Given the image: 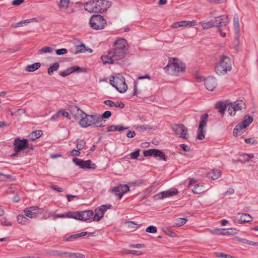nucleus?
<instances>
[{"label":"nucleus","mask_w":258,"mask_h":258,"mask_svg":"<svg viewBox=\"0 0 258 258\" xmlns=\"http://www.w3.org/2000/svg\"><path fill=\"white\" fill-rule=\"evenodd\" d=\"M157 231V228L156 226H150L148 227L146 229V231L147 232L150 233H156Z\"/></svg>","instance_id":"obj_44"},{"label":"nucleus","mask_w":258,"mask_h":258,"mask_svg":"<svg viewBox=\"0 0 258 258\" xmlns=\"http://www.w3.org/2000/svg\"><path fill=\"white\" fill-rule=\"evenodd\" d=\"M233 26L235 29V31L238 32L239 30V20L237 16H234L233 18Z\"/></svg>","instance_id":"obj_38"},{"label":"nucleus","mask_w":258,"mask_h":258,"mask_svg":"<svg viewBox=\"0 0 258 258\" xmlns=\"http://www.w3.org/2000/svg\"><path fill=\"white\" fill-rule=\"evenodd\" d=\"M52 255L54 256H60L64 257L65 252H62L59 250H54L52 252Z\"/></svg>","instance_id":"obj_51"},{"label":"nucleus","mask_w":258,"mask_h":258,"mask_svg":"<svg viewBox=\"0 0 258 258\" xmlns=\"http://www.w3.org/2000/svg\"><path fill=\"white\" fill-rule=\"evenodd\" d=\"M85 51V46L84 44L76 46V51L74 53L77 54L79 53L84 52Z\"/></svg>","instance_id":"obj_40"},{"label":"nucleus","mask_w":258,"mask_h":258,"mask_svg":"<svg viewBox=\"0 0 258 258\" xmlns=\"http://www.w3.org/2000/svg\"><path fill=\"white\" fill-rule=\"evenodd\" d=\"M14 151L16 152H20L29 148V145L27 139L21 140L16 138L14 142Z\"/></svg>","instance_id":"obj_12"},{"label":"nucleus","mask_w":258,"mask_h":258,"mask_svg":"<svg viewBox=\"0 0 258 258\" xmlns=\"http://www.w3.org/2000/svg\"><path fill=\"white\" fill-rule=\"evenodd\" d=\"M246 125L242 124L241 122L239 123L234 128L233 131V135L237 136L238 135L242 134L246 128Z\"/></svg>","instance_id":"obj_19"},{"label":"nucleus","mask_w":258,"mask_h":258,"mask_svg":"<svg viewBox=\"0 0 258 258\" xmlns=\"http://www.w3.org/2000/svg\"><path fill=\"white\" fill-rule=\"evenodd\" d=\"M78 114L81 116V118L79 121V124L82 127H87L91 126V115H88L83 112L80 108L76 107Z\"/></svg>","instance_id":"obj_10"},{"label":"nucleus","mask_w":258,"mask_h":258,"mask_svg":"<svg viewBox=\"0 0 258 258\" xmlns=\"http://www.w3.org/2000/svg\"><path fill=\"white\" fill-rule=\"evenodd\" d=\"M89 23L94 30L103 29L107 25L106 20L100 15H93L90 19Z\"/></svg>","instance_id":"obj_6"},{"label":"nucleus","mask_w":258,"mask_h":258,"mask_svg":"<svg viewBox=\"0 0 258 258\" xmlns=\"http://www.w3.org/2000/svg\"><path fill=\"white\" fill-rule=\"evenodd\" d=\"M29 209L32 211V212H34V215H36L38 213H39L38 210L39 208L38 207L36 206H32L28 207Z\"/></svg>","instance_id":"obj_59"},{"label":"nucleus","mask_w":258,"mask_h":258,"mask_svg":"<svg viewBox=\"0 0 258 258\" xmlns=\"http://www.w3.org/2000/svg\"><path fill=\"white\" fill-rule=\"evenodd\" d=\"M178 193V190L176 189H169L168 190L160 192L156 196V197L159 199L170 197L176 195Z\"/></svg>","instance_id":"obj_18"},{"label":"nucleus","mask_w":258,"mask_h":258,"mask_svg":"<svg viewBox=\"0 0 258 258\" xmlns=\"http://www.w3.org/2000/svg\"><path fill=\"white\" fill-rule=\"evenodd\" d=\"M80 150H79L78 149H77V150H75V149L71 151V155H72V156H77L80 155Z\"/></svg>","instance_id":"obj_63"},{"label":"nucleus","mask_w":258,"mask_h":258,"mask_svg":"<svg viewBox=\"0 0 258 258\" xmlns=\"http://www.w3.org/2000/svg\"><path fill=\"white\" fill-rule=\"evenodd\" d=\"M70 68V69H71L72 73L76 72H86V70L85 68H80V67H77V66L72 67Z\"/></svg>","instance_id":"obj_39"},{"label":"nucleus","mask_w":258,"mask_h":258,"mask_svg":"<svg viewBox=\"0 0 258 258\" xmlns=\"http://www.w3.org/2000/svg\"><path fill=\"white\" fill-rule=\"evenodd\" d=\"M208 114L205 113L201 116V121L197 133V139L200 140H203L205 138L206 130L205 128L207 126V118Z\"/></svg>","instance_id":"obj_9"},{"label":"nucleus","mask_w":258,"mask_h":258,"mask_svg":"<svg viewBox=\"0 0 258 258\" xmlns=\"http://www.w3.org/2000/svg\"><path fill=\"white\" fill-rule=\"evenodd\" d=\"M25 0H14L12 2V5L14 6H19L24 2Z\"/></svg>","instance_id":"obj_61"},{"label":"nucleus","mask_w":258,"mask_h":258,"mask_svg":"<svg viewBox=\"0 0 258 258\" xmlns=\"http://www.w3.org/2000/svg\"><path fill=\"white\" fill-rule=\"evenodd\" d=\"M41 66V63L36 62L32 64L28 65L26 68V70L29 72H33L38 69Z\"/></svg>","instance_id":"obj_26"},{"label":"nucleus","mask_w":258,"mask_h":258,"mask_svg":"<svg viewBox=\"0 0 258 258\" xmlns=\"http://www.w3.org/2000/svg\"><path fill=\"white\" fill-rule=\"evenodd\" d=\"M191 190L194 194H199L205 191L206 189L203 184L199 183L195 185Z\"/></svg>","instance_id":"obj_21"},{"label":"nucleus","mask_w":258,"mask_h":258,"mask_svg":"<svg viewBox=\"0 0 258 258\" xmlns=\"http://www.w3.org/2000/svg\"><path fill=\"white\" fill-rule=\"evenodd\" d=\"M55 52L58 55H64L67 53L68 50L66 48L58 49L55 50Z\"/></svg>","instance_id":"obj_48"},{"label":"nucleus","mask_w":258,"mask_h":258,"mask_svg":"<svg viewBox=\"0 0 258 258\" xmlns=\"http://www.w3.org/2000/svg\"><path fill=\"white\" fill-rule=\"evenodd\" d=\"M71 74H72L71 69H70V68H69L67 69L66 70L61 72L59 73V75L61 77H66L70 75Z\"/></svg>","instance_id":"obj_46"},{"label":"nucleus","mask_w":258,"mask_h":258,"mask_svg":"<svg viewBox=\"0 0 258 258\" xmlns=\"http://www.w3.org/2000/svg\"><path fill=\"white\" fill-rule=\"evenodd\" d=\"M216 256L221 258H232V256L229 254H226L221 253H216Z\"/></svg>","instance_id":"obj_55"},{"label":"nucleus","mask_w":258,"mask_h":258,"mask_svg":"<svg viewBox=\"0 0 258 258\" xmlns=\"http://www.w3.org/2000/svg\"><path fill=\"white\" fill-rule=\"evenodd\" d=\"M205 81V86L209 91H213L217 86V82L216 79L213 77H208L205 79H204Z\"/></svg>","instance_id":"obj_17"},{"label":"nucleus","mask_w":258,"mask_h":258,"mask_svg":"<svg viewBox=\"0 0 258 258\" xmlns=\"http://www.w3.org/2000/svg\"><path fill=\"white\" fill-rule=\"evenodd\" d=\"M214 22L215 27H221L226 26L229 22V18L228 16H221L215 17Z\"/></svg>","instance_id":"obj_16"},{"label":"nucleus","mask_w":258,"mask_h":258,"mask_svg":"<svg viewBox=\"0 0 258 258\" xmlns=\"http://www.w3.org/2000/svg\"><path fill=\"white\" fill-rule=\"evenodd\" d=\"M130 188L126 184H119L114 187L112 189V192L115 195L118 196L120 199L123 194L129 191Z\"/></svg>","instance_id":"obj_13"},{"label":"nucleus","mask_w":258,"mask_h":258,"mask_svg":"<svg viewBox=\"0 0 258 258\" xmlns=\"http://www.w3.org/2000/svg\"><path fill=\"white\" fill-rule=\"evenodd\" d=\"M94 233L82 232L80 233H78V235H79V237H83L85 236H94Z\"/></svg>","instance_id":"obj_50"},{"label":"nucleus","mask_w":258,"mask_h":258,"mask_svg":"<svg viewBox=\"0 0 258 258\" xmlns=\"http://www.w3.org/2000/svg\"><path fill=\"white\" fill-rule=\"evenodd\" d=\"M127 53L126 41L118 38L114 42L113 48L107 54L102 55L101 59L104 64H112L124 58Z\"/></svg>","instance_id":"obj_1"},{"label":"nucleus","mask_w":258,"mask_h":258,"mask_svg":"<svg viewBox=\"0 0 258 258\" xmlns=\"http://www.w3.org/2000/svg\"><path fill=\"white\" fill-rule=\"evenodd\" d=\"M252 219V217L248 214L239 213L234 217V222L238 223L249 222Z\"/></svg>","instance_id":"obj_15"},{"label":"nucleus","mask_w":258,"mask_h":258,"mask_svg":"<svg viewBox=\"0 0 258 258\" xmlns=\"http://www.w3.org/2000/svg\"><path fill=\"white\" fill-rule=\"evenodd\" d=\"M231 106L232 108H234V111L235 113L236 111L244 108L245 104L242 100H239L232 103Z\"/></svg>","instance_id":"obj_20"},{"label":"nucleus","mask_w":258,"mask_h":258,"mask_svg":"<svg viewBox=\"0 0 258 258\" xmlns=\"http://www.w3.org/2000/svg\"><path fill=\"white\" fill-rule=\"evenodd\" d=\"M69 4L70 0H60L58 6L60 9L67 10L69 7Z\"/></svg>","instance_id":"obj_30"},{"label":"nucleus","mask_w":258,"mask_h":258,"mask_svg":"<svg viewBox=\"0 0 258 258\" xmlns=\"http://www.w3.org/2000/svg\"><path fill=\"white\" fill-rule=\"evenodd\" d=\"M116 128H115L116 131H119V132H121V131H122L125 130H128L130 128V127H128V126L124 127L121 125H116Z\"/></svg>","instance_id":"obj_58"},{"label":"nucleus","mask_w":258,"mask_h":258,"mask_svg":"<svg viewBox=\"0 0 258 258\" xmlns=\"http://www.w3.org/2000/svg\"><path fill=\"white\" fill-rule=\"evenodd\" d=\"M91 119V126L93 127H101L105 126V120L102 119L100 116L98 115H91L90 117Z\"/></svg>","instance_id":"obj_14"},{"label":"nucleus","mask_w":258,"mask_h":258,"mask_svg":"<svg viewBox=\"0 0 258 258\" xmlns=\"http://www.w3.org/2000/svg\"><path fill=\"white\" fill-rule=\"evenodd\" d=\"M243 156L246 161H248L249 159L254 157V155L252 154H245L243 155Z\"/></svg>","instance_id":"obj_64"},{"label":"nucleus","mask_w":258,"mask_h":258,"mask_svg":"<svg viewBox=\"0 0 258 258\" xmlns=\"http://www.w3.org/2000/svg\"><path fill=\"white\" fill-rule=\"evenodd\" d=\"M187 222V219L186 218H177L175 222L174 223V226L176 227H179L183 225L186 223Z\"/></svg>","instance_id":"obj_31"},{"label":"nucleus","mask_w":258,"mask_h":258,"mask_svg":"<svg viewBox=\"0 0 258 258\" xmlns=\"http://www.w3.org/2000/svg\"><path fill=\"white\" fill-rule=\"evenodd\" d=\"M111 205H103L97 208L95 211V215L93 216V221L98 222L103 217L105 212L111 208Z\"/></svg>","instance_id":"obj_11"},{"label":"nucleus","mask_w":258,"mask_h":258,"mask_svg":"<svg viewBox=\"0 0 258 258\" xmlns=\"http://www.w3.org/2000/svg\"><path fill=\"white\" fill-rule=\"evenodd\" d=\"M153 157L155 158L158 157L159 160H163L164 161H166L167 159V157L165 154L158 149H154Z\"/></svg>","instance_id":"obj_22"},{"label":"nucleus","mask_w":258,"mask_h":258,"mask_svg":"<svg viewBox=\"0 0 258 258\" xmlns=\"http://www.w3.org/2000/svg\"><path fill=\"white\" fill-rule=\"evenodd\" d=\"M76 142H77V148L79 150H82L86 146V142L83 140L78 139Z\"/></svg>","instance_id":"obj_37"},{"label":"nucleus","mask_w":258,"mask_h":258,"mask_svg":"<svg viewBox=\"0 0 258 258\" xmlns=\"http://www.w3.org/2000/svg\"><path fill=\"white\" fill-rule=\"evenodd\" d=\"M53 48L49 46H46L41 48L39 50L38 52L40 54H42L45 53H51L53 52Z\"/></svg>","instance_id":"obj_35"},{"label":"nucleus","mask_w":258,"mask_h":258,"mask_svg":"<svg viewBox=\"0 0 258 258\" xmlns=\"http://www.w3.org/2000/svg\"><path fill=\"white\" fill-rule=\"evenodd\" d=\"M42 135V132L41 130H37L32 132L29 135V138L32 141H35L39 138Z\"/></svg>","instance_id":"obj_24"},{"label":"nucleus","mask_w":258,"mask_h":258,"mask_svg":"<svg viewBox=\"0 0 258 258\" xmlns=\"http://www.w3.org/2000/svg\"><path fill=\"white\" fill-rule=\"evenodd\" d=\"M185 68L186 66L184 63L176 58H171L169 60L168 63L164 69L169 74L177 76L183 73Z\"/></svg>","instance_id":"obj_3"},{"label":"nucleus","mask_w":258,"mask_h":258,"mask_svg":"<svg viewBox=\"0 0 258 258\" xmlns=\"http://www.w3.org/2000/svg\"><path fill=\"white\" fill-rule=\"evenodd\" d=\"M110 6V3L106 0H92L86 2L84 9L90 13H103L106 11Z\"/></svg>","instance_id":"obj_2"},{"label":"nucleus","mask_w":258,"mask_h":258,"mask_svg":"<svg viewBox=\"0 0 258 258\" xmlns=\"http://www.w3.org/2000/svg\"><path fill=\"white\" fill-rule=\"evenodd\" d=\"M111 115V113L109 111H105L102 115L100 116L101 117H102V119L103 118H108L110 117Z\"/></svg>","instance_id":"obj_53"},{"label":"nucleus","mask_w":258,"mask_h":258,"mask_svg":"<svg viewBox=\"0 0 258 258\" xmlns=\"http://www.w3.org/2000/svg\"><path fill=\"white\" fill-rule=\"evenodd\" d=\"M70 213H73V212H68L66 214H56L53 217V220H55L57 218H72V217H70L68 216V215Z\"/></svg>","instance_id":"obj_43"},{"label":"nucleus","mask_w":258,"mask_h":258,"mask_svg":"<svg viewBox=\"0 0 258 258\" xmlns=\"http://www.w3.org/2000/svg\"><path fill=\"white\" fill-rule=\"evenodd\" d=\"M125 252L126 253L133 254H135V255H140V254H141L142 253L141 252L138 251L130 250H126L125 251Z\"/></svg>","instance_id":"obj_60"},{"label":"nucleus","mask_w":258,"mask_h":258,"mask_svg":"<svg viewBox=\"0 0 258 258\" xmlns=\"http://www.w3.org/2000/svg\"><path fill=\"white\" fill-rule=\"evenodd\" d=\"M140 150L137 149L135 151L132 152L130 154V157L131 159H136L139 156Z\"/></svg>","instance_id":"obj_45"},{"label":"nucleus","mask_w":258,"mask_h":258,"mask_svg":"<svg viewBox=\"0 0 258 258\" xmlns=\"http://www.w3.org/2000/svg\"><path fill=\"white\" fill-rule=\"evenodd\" d=\"M73 162L77 165L79 166L82 168V164H83V160L75 158L73 159Z\"/></svg>","instance_id":"obj_52"},{"label":"nucleus","mask_w":258,"mask_h":258,"mask_svg":"<svg viewBox=\"0 0 258 258\" xmlns=\"http://www.w3.org/2000/svg\"><path fill=\"white\" fill-rule=\"evenodd\" d=\"M197 25V22L195 20L191 21H180V25L182 27H187L188 26H196Z\"/></svg>","instance_id":"obj_32"},{"label":"nucleus","mask_w":258,"mask_h":258,"mask_svg":"<svg viewBox=\"0 0 258 258\" xmlns=\"http://www.w3.org/2000/svg\"><path fill=\"white\" fill-rule=\"evenodd\" d=\"M77 238H79L78 233L69 236L66 238V240L69 241H71L72 239H76Z\"/></svg>","instance_id":"obj_62"},{"label":"nucleus","mask_w":258,"mask_h":258,"mask_svg":"<svg viewBox=\"0 0 258 258\" xmlns=\"http://www.w3.org/2000/svg\"><path fill=\"white\" fill-rule=\"evenodd\" d=\"M200 24L201 25V26L204 29H207L210 28L215 27V24L214 21L213 20H211L207 22H202L200 23Z\"/></svg>","instance_id":"obj_27"},{"label":"nucleus","mask_w":258,"mask_h":258,"mask_svg":"<svg viewBox=\"0 0 258 258\" xmlns=\"http://www.w3.org/2000/svg\"><path fill=\"white\" fill-rule=\"evenodd\" d=\"M59 68V64L58 62H55L48 69V73L49 75H51L53 73L54 71H57Z\"/></svg>","instance_id":"obj_34"},{"label":"nucleus","mask_w":258,"mask_h":258,"mask_svg":"<svg viewBox=\"0 0 258 258\" xmlns=\"http://www.w3.org/2000/svg\"><path fill=\"white\" fill-rule=\"evenodd\" d=\"M226 105H227V111L228 112H229V113L230 114V115L232 116V115H235V112L234 111V108H232L231 107L232 106V103H230V104H228V103H226Z\"/></svg>","instance_id":"obj_47"},{"label":"nucleus","mask_w":258,"mask_h":258,"mask_svg":"<svg viewBox=\"0 0 258 258\" xmlns=\"http://www.w3.org/2000/svg\"><path fill=\"white\" fill-rule=\"evenodd\" d=\"M172 129L174 134L180 138L186 140L189 137L188 129L182 124H174Z\"/></svg>","instance_id":"obj_8"},{"label":"nucleus","mask_w":258,"mask_h":258,"mask_svg":"<svg viewBox=\"0 0 258 258\" xmlns=\"http://www.w3.org/2000/svg\"><path fill=\"white\" fill-rule=\"evenodd\" d=\"M94 213L92 210L73 212L68 214V216L72 217L76 220L87 221L92 218Z\"/></svg>","instance_id":"obj_7"},{"label":"nucleus","mask_w":258,"mask_h":258,"mask_svg":"<svg viewBox=\"0 0 258 258\" xmlns=\"http://www.w3.org/2000/svg\"><path fill=\"white\" fill-rule=\"evenodd\" d=\"M104 103L109 107H114L115 105V102L113 101L110 100H107L104 101Z\"/></svg>","instance_id":"obj_57"},{"label":"nucleus","mask_w":258,"mask_h":258,"mask_svg":"<svg viewBox=\"0 0 258 258\" xmlns=\"http://www.w3.org/2000/svg\"><path fill=\"white\" fill-rule=\"evenodd\" d=\"M236 233V229H229L225 232L223 233L225 235H234Z\"/></svg>","instance_id":"obj_56"},{"label":"nucleus","mask_w":258,"mask_h":258,"mask_svg":"<svg viewBox=\"0 0 258 258\" xmlns=\"http://www.w3.org/2000/svg\"><path fill=\"white\" fill-rule=\"evenodd\" d=\"M226 103L227 102H220L216 104V107L219 110L220 113L223 114L227 109V106Z\"/></svg>","instance_id":"obj_25"},{"label":"nucleus","mask_w":258,"mask_h":258,"mask_svg":"<svg viewBox=\"0 0 258 258\" xmlns=\"http://www.w3.org/2000/svg\"><path fill=\"white\" fill-rule=\"evenodd\" d=\"M1 223L2 225L7 226H12L11 223L6 218H3L1 220Z\"/></svg>","instance_id":"obj_49"},{"label":"nucleus","mask_w":258,"mask_h":258,"mask_svg":"<svg viewBox=\"0 0 258 258\" xmlns=\"http://www.w3.org/2000/svg\"><path fill=\"white\" fill-rule=\"evenodd\" d=\"M24 212L26 217L30 218H33L34 217V212H32L28 207L24 209Z\"/></svg>","instance_id":"obj_41"},{"label":"nucleus","mask_w":258,"mask_h":258,"mask_svg":"<svg viewBox=\"0 0 258 258\" xmlns=\"http://www.w3.org/2000/svg\"><path fill=\"white\" fill-rule=\"evenodd\" d=\"M253 118L249 115H246L244 119L241 122L242 124H245L247 127L252 121Z\"/></svg>","instance_id":"obj_33"},{"label":"nucleus","mask_w":258,"mask_h":258,"mask_svg":"<svg viewBox=\"0 0 258 258\" xmlns=\"http://www.w3.org/2000/svg\"><path fill=\"white\" fill-rule=\"evenodd\" d=\"M18 222L22 225H25L28 223V219L22 214L18 215L17 217Z\"/></svg>","instance_id":"obj_29"},{"label":"nucleus","mask_w":258,"mask_h":258,"mask_svg":"<svg viewBox=\"0 0 258 258\" xmlns=\"http://www.w3.org/2000/svg\"><path fill=\"white\" fill-rule=\"evenodd\" d=\"M135 129L140 132L144 131L150 128L148 125H137L135 126Z\"/></svg>","instance_id":"obj_42"},{"label":"nucleus","mask_w":258,"mask_h":258,"mask_svg":"<svg viewBox=\"0 0 258 258\" xmlns=\"http://www.w3.org/2000/svg\"><path fill=\"white\" fill-rule=\"evenodd\" d=\"M110 83L120 93H123L127 90L125 79L120 74L113 76L112 79L110 80Z\"/></svg>","instance_id":"obj_5"},{"label":"nucleus","mask_w":258,"mask_h":258,"mask_svg":"<svg viewBox=\"0 0 258 258\" xmlns=\"http://www.w3.org/2000/svg\"><path fill=\"white\" fill-rule=\"evenodd\" d=\"M153 151H154V149H150L149 150L144 151L143 154H144V156H145V157L151 156H153Z\"/></svg>","instance_id":"obj_54"},{"label":"nucleus","mask_w":258,"mask_h":258,"mask_svg":"<svg viewBox=\"0 0 258 258\" xmlns=\"http://www.w3.org/2000/svg\"><path fill=\"white\" fill-rule=\"evenodd\" d=\"M26 112V109L24 108H20L15 111H11V115L21 116Z\"/></svg>","instance_id":"obj_36"},{"label":"nucleus","mask_w":258,"mask_h":258,"mask_svg":"<svg viewBox=\"0 0 258 258\" xmlns=\"http://www.w3.org/2000/svg\"><path fill=\"white\" fill-rule=\"evenodd\" d=\"M221 175V172L218 169H214L212 171L209 172L208 173L209 177H211L213 180H215L219 178L220 177Z\"/></svg>","instance_id":"obj_23"},{"label":"nucleus","mask_w":258,"mask_h":258,"mask_svg":"<svg viewBox=\"0 0 258 258\" xmlns=\"http://www.w3.org/2000/svg\"><path fill=\"white\" fill-rule=\"evenodd\" d=\"M232 69L230 58L226 56L223 55L218 64L215 67V71L218 75H223Z\"/></svg>","instance_id":"obj_4"},{"label":"nucleus","mask_w":258,"mask_h":258,"mask_svg":"<svg viewBox=\"0 0 258 258\" xmlns=\"http://www.w3.org/2000/svg\"><path fill=\"white\" fill-rule=\"evenodd\" d=\"M96 166L95 164H92V162L90 160L86 161L83 160L82 168L95 169Z\"/></svg>","instance_id":"obj_28"}]
</instances>
